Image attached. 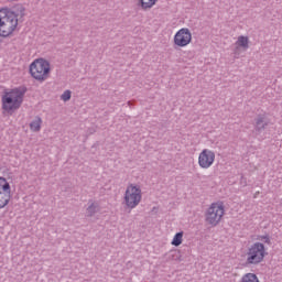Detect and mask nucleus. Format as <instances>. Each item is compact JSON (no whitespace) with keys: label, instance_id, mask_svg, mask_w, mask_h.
Returning a JSON list of instances; mask_svg holds the SVG:
<instances>
[{"label":"nucleus","instance_id":"obj_1","mask_svg":"<svg viewBox=\"0 0 282 282\" xmlns=\"http://www.w3.org/2000/svg\"><path fill=\"white\" fill-rule=\"evenodd\" d=\"M19 28V14L9 8L0 9V36L8 39Z\"/></svg>","mask_w":282,"mask_h":282},{"label":"nucleus","instance_id":"obj_2","mask_svg":"<svg viewBox=\"0 0 282 282\" xmlns=\"http://www.w3.org/2000/svg\"><path fill=\"white\" fill-rule=\"evenodd\" d=\"M25 96V91L20 88H13L10 91H6L2 96V109L7 111V113H12V111H17V109L21 108L23 105V97Z\"/></svg>","mask_w":282,"mask_h":282},{"label":"nucleus","instance_id":"obj_3","mask_svg":"<svg viewBox=\"0 0 282 282\" xmlns=\"http://www.w3.org/2000/svg\"><path fill=\"white\" fill-rule=\"evenodd\" d=\"M50 62L44 58H37L30 65V74L32 78L39 83H45L50 78Z\"/></svg>","mask_w":282,"mask_h":282},{"label":"nucleus","instance_id":"obj_4","mask_svg":"<svg viewBox=\"0 0 282 282\" xmlns=\"http://www.w3.org/2000/svg\"><path fill=\"white\" fill-rule=\"evenodd\" d=\"M140 202H142V189L140 186L133 184L128 185L123 195V205L126 208L133 210V208L140 206Z\"/></svg>","mask_w":282,"mask_h":282},{"label":"nucleus","instance_id":"obj_5","mask_svg":"<svg viewBox=\"0 0 282 282\" xmlns=\"http://www.w3.org/2000/svg\"><path fill=\"white\" fill-rule=\"evenodd\" d=\"M225 213L226 208L224 207V203H212L205 213V221H207L209 226H218L219 221L224 219Z\"/></svg>","mask_w":282,"mask_h":282},{"label":"nucleus","instance_id":"obj_6","mask_svg":"<svg viewBox=\"0 0 282 282\" xmlns=\"http://www.w3.org/2000/svg\"><path fill=\"white\" fill-rule=\"evenodd\" d=\"M265 245L261 242H254L247 250V265H259L265 259Z\"/></svg>","mask_w":282,"mask_h":282},{"label":"nucleus","instance_id":"obj_7","mask_svg":"<svg viewBox=\"0 0 282 282\" xmlns=\"http://www.w3.org/2000/svg\"><path fill=\"white\" fill-rule=\"evenodd\" d=\"M174 47H187L193 41V33L188 28H182L174 35Z\"/></svg>","mask_w":282,"mask_h":282},{"label":"nucleus","instance_id":"obj_8","mask_svg":"<svg viewBox=\"0 0 282 282\" xmlns=\"http://www.w3.org/2000/svg\"><path fill=\"white\" fill-rule=\"evenodd\" d=\"M10 199H12L10 183L6 178L0 177V210L10 204Z\"/></svg>","mask_w":282,"mask_h":282},{"label":"nucleus","instance_id":"obj_9","mask_svg":"<svg viewBox=\"0 0 282 282\" xmlns=\"http://www.w3.org/2000/svg\"><path fill=\"white\" fill-rule=\"evenodd\" d=\"M215 164V151L209 149H204L198 154V166L202 169H210Z\"/></svg>","mask_w":282,"mask_h":282},{"label":"nucleus","instance_id":"obj_10","mask_svg":"<svg viewBox=\"0 0 282 282\" xmlns=\"http://www.w3.org/2000/svg\"><path fill=\"white\" fill-rule=\"evenodd\" d=\"M268 124H270L268 117L265 115H258L254 119V131H257V133H261Z\"/></svg>","mask_w":282,"mask_h":282},{"label":"nucleus","instance_id":"obj_11","mask_svg":"<svg viewBox=\"0 0 282 282\" xmlns=\"http://www.w3.org/2000/svg\"><path fill=\"white\" fill-rule=\"evenodd\" d=\"M236 48L235 52H239V50H248L250 47V39L246 35L238 36L237 41L235 42Z\"/></svg>","mask_w":282,"mask_h":282},{"label":"nucleus","instance_id":"obj_12","mask_svg":"<svg viewBox=\"0 0 282 282\" xmlns=\"http://www.w3.org/2000/svg\"><path fill=\"white\" fill-rule=\"evenodd\" d=\"M96 213H100V205L96 202H93L86 208V217H94Z\"/></svg>","mask_w":282,"mask_h":282},{"label":"nucleus","instance_id":"obj_13","mask_svg":"<svg viewBox=\"0 0 282 282\" xmlns=\"http://www.w3.org/2000/svg\"><path fill=\"white\" fill-rule=\"evenodd\" d=\"M41 124H43V120L41 117H36L31 123H30V129L34 133L41 131Z\"/></svg>","mask_w":282,"mask_h":282},{"label":"nucleus","instance_id":"obj_14","mask_svg":"<svg viewBox=\"0 0 282 282\" xmlns=\"http://www.w3.org/2000/svg\"><path fill=\"white\" fill-rule=\"evenodd\" d=\"M156 2L158 0H139L140 7L143 10H151Z\"/></svg>","mask_w":282,"mask_h":282},{"label":"nucleus","instance_id":"obj_15","mask_svg":"<svg viewBox=\"0 0 282 282\" xmlns=\"http://www.w3.org/2000/svg\"><path fill=\"white\" fill-rule=\"evenodd\" d=\"M240 282H260L259 278L254 273H246L242 275Z\"/></svg>","mask_w":282,"mask_h":282},{"label":"nucleus","instance_id":"obj_16","mask_svg":"<svg viewBox=\"0 0 282 282\" xmlns=\"http://www.w3.org/2000/svg\"><path fill=\"white\" fill-rule=\"evenodd\" d=\"M183 238H184V232L181 231V232L175 234V236L173 237V240H172V246H175L176 248L178 246H182Z\"/></svg>","mask_w":282,"mask_h":282},{"label":"nucleus","instance_id":"obj_17","mask_svg":"<svg viewBox=\"0 0 282 282\" xmlns=\"http://www.w3.org/2000/svg\"><path fill=\"white\" fill-rule=\"evenodd\" d=\"M61 100H63V102H68V100H72V90H65L61 95Z\"/></svg>","mask_w":282,"mask_h":282},{"label":"nucleus","instance_id":"obj_18","mask_svg":"<svg viewBox=\"0 0 282 282\" xmlns=\"http://www.w3.org/2000/svg\"><path fill=\"white\" fill-rule=\"evenodd\" d=\"M9 2H14V1H17V0H8Z\"/></svg>","mask_w":282,"mask_h":282}]
</instances>
